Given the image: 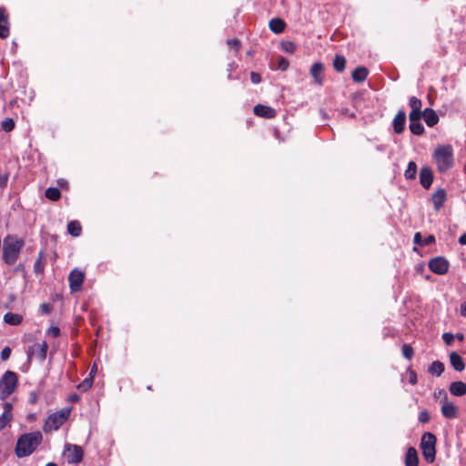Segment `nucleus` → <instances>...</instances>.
Returning <instances> with one entry per match:
<instances>
[{
  "label": "nucleus",
  "mask_w": 466,
  "mask_h": 466,
  "mask_svg": "<svg viewBox=\"0 0 466 466\" xmlns=\"http://www.w3.org/2000/svg\"><path fill=\"white\" fill-rule=\"evenodd\" d=\"M42 441L43 435L38 431L22 434L16 441L15 455L18 458L31 455L41 444Z\"/></svg>",
  "instance_id": "obj_1"
},
{
  "label": "nucleus",
  "mask_w": 466,
  "mask_h": 466,
  "mask_svg": "<svg viewBox=\"0 0 466 466\" xmlns=\"http://www.w3.org/2000/svg\"><path fill=\"white\" fill-rule=\"evenodd\" d=\"M24 247V240L14 236H7L4 239L3 258L5 263L13 265L17 260Z\"/></svg>",
  "instance_id": "obj_2"
},
{
  "label": "nucleus",
  "mask_w": 466,
  "mask_h": 466,
  "mask_svg": "<svg viewBox=\"0 0 466 466\" xmlns=\"http://www.w3.org/2000/svg\"><path fill=\"white\" fill-rule=\"evenodd\" d=\"M437 168L441 173L449 170L453 165V150L449 145L439 146L433 153Z\"/></svg>",
  "instance_id": "obj_3"
},
{
  "label": "nucleus",
  "mask_w": 466,
  "mask_h": 466,
  "mask_svg": "<svg viewBox=\"0 0 466 466\" xmlns=\"http://www.w3.org/2000/svg\"><path fill=\"white\" fill-rule=\"evenodd\" d=\"M17 375L10 370L4 373L0 380V400L7 399L15 390Z\"/></svg>",
  "instance_id": "obj_4"
},
{
  "label": "nucleus",
  "mask_w": 466,
  "mask_h": 466,
  "mask_svg": "<svg viewBox=\"0 0 466 466\" xmlns=\"http://www.w3.org/2000/svg\"><path fill=\"white\" fill-rule=\"evenodd\" d=\"M436 437L431 432H425L420 441V449L426 461L432 463L436 456Z\"/></svg>",
  "instance_id": "obj_5"
},
{
  "label": "nucleus",
  "mask_w": 466,
  "mask_h": 466,
  "mask_svg": "<svg viewBox=\"0 0 466 466\" xmlns=\"http://www.w3.org/2000/svg\"><path fill=\"white\" fill-rule=\"evenodd\" d=\"M70 410H62L51 414L44 424V431L51 432L58 430L68 419Z\"/></svg>",
  "instance_id": "obj_6"
},
{
  "label": "nucleus",
  "mask_w": 466,
  "mask_h": 466,
  "mask_svg": "<svg viewBox=\"0 0 466 466\" xmlns=\"http://www.w3.org/2000/svg\"><path fill=\"white\" fill-rule=\"evenodd\" d=\"M430 269L438 275H443L448 271L449 262L442 257H437L430 260Z\"/></svg>",
  "instance_id": "obj_7"
},
{
  "label": "nucleus",
  "mask_w": 466,
  "mask_h": 466,
  "mask_svg": "<svg viewBox=\"0 0 466 466\" xmlns=\"http://www.w3.org/2000/svg\"><path fill=\"white\" fill-rule=\"evenodd\" d=\"M66 460L69 463H78L83 459V450L78 445H66Z\"/></svg>",
  "instance_id": "obj_8"
},
{
  "label": "nucleus",
  "mask_w": 466,
  "mask_h": 466,
  "mask_svg": "<svg viewBox=\"0 0 466 466\" xmlns=\"http://www.w3.org/2000/svg\"><path fill=\"white\" fill-rule=\"evenodd\" d=\"M68 280L71 291H78L80 290L84 281V274L78 269H74L71 271Z\"/></svg>",
  "instance_id": "obj_9"
},
{
  "label": "nucleus",
  "mask_w": 466,
  "mask_h": 466,
  "mask_svg": "<svg viewBox=\"0 0 466 466\" xmlns=\"http://www.w3.org/2000/svg\"><path fill=\"white\" fill-rule=\"evenodd\" d=\"M47 349L48 345L46 341L34 345L28 350V358H31L32 355H35L40 361H44L46 358Z\"/></svg>",
  "instance_id": "obj_10"
},
{
  "label": "nucleus",
  "mask_w": 466,
  "mask_h": 466,
  "mask_svg": "<svg viewBox=\"0 0 466 466\" xmlns=\"http://www.w3.org/2000/svg\"><path fill=\"white\" fill-rule=\"evenodd\" d=\"M441 402V414L443 417L446 419H454L458 416V408L454 403L448 400H442Z\"/></svg>",
  "instance_id": "obj_11"
},
{
  "label": "nucleus",
  "mask_w": 466,
  "mask_h": 466,
  "mask_svg": "<svg viewBox=\"0 0 466 466\" xmlns=\"http://www.w3.org/2000/svg\"><path fill=\"white\" fill-rule=\"evenodd\" d=\"M9 35L8 15L5 8L0 7V38H6Z\"/></svg>",
  "instance_id": "obj_12"
},
{
  "label": "nucleus",
  "mask_w": 466,
  "mask_h": 466,
  "mask_svg": "<svg viewBox=\"0 0 466 466\" xmlns=\"http://www.w3.org/2000/svg\"><path fill=\"white\" fill-rule=\"evenodd\" d=\"M13 406L9 402L4 404V411L0 415V431L5 429L13 419Z\"/></svg>",
  "instance_id": "obj_13"
},
{
  "label": "nucleus",
  "mask_w": 466,
  "mask_h": 466,
  "mask_svg": "<svg viewBox=\"0 0 466 466\" xmlns=\"http://www.w3.org/2000/svg\"><path fill=\"white\" fill-rule=\"evenodd\" d=\"M433 180L432 170L429 167H421L420 171V182L424 188H429Z\"/></svg>",
  "instance_id": "obj_14"
},
{
  "label": "nucleus",
  "mask_w": 466,
  "mask_h": 466,
  "mask_svg": "<svg viewBox=\"0 0 466 466\" xmlns=\"http://www.w3.org/2000/svg\"><path fill=\"white\" fill-rule=\"evenodd\" d=\"M310 75L314 82L321 86L323 84V65L319 62L314 63L310 69Z\"/></svg>",
  "instance_id": "obj_15"
},
{
  "label": "nucleus",
  "mask_w": 466,
  "mask_h": 466,
  "mask_svg": "<svg viewBox=\"0 0 466 466\" xmlns=\"http://www.w3.org/2000/svg\"><path fill=\"white\" fill-rule=\"evenodd\" d=\"M406 115L405 112L400 110L393 119L394 131L397 134H400L405 128Z\"/></svg>",
  "instance_id": "obj_16"
},
{
  "label": "nucleus",
  "mask_w": 466,
  "mask_h": 466,
  "mask_svg": "<svg viewBox=\"0 0 466 466\" xmlns=\"http://www.w3.org/2000/svg\"><path fill=\"white\" fill-rule=\"evenodd\" d=\"M254 113L255 115L258 116H262L265 118H272L276 115L275 109H273L270 106H263V105H257L254 107Z\"/></svg>",
  "instance_id": "obj_17"
},
{
  "label": "nucleus",
  "mask_w": 466,
  "mask_h": 466,
  "mask_svg": "<svg viewBox=\"0 0 466 466\" xmlns=\"http://www.w3.org/2000/svg\"><path fill=\"white\" fill-rule=\"evenodd\" d=\"M432 203L434 206L435 210H440L445 200H446V191L442 188L438 189L433 195H432Z\"/></svg>",
  "instance_id": "obj_18"
},
{
  "label": "nucleus",
  "mask_w": 466,
  "mask_h": 466,
  "mask_svg": "<svg viewBox=\"0 0 466 466\" xmlns=\"http://www.w3.org/2000/svg\"><path fill=\"white\" fill-rule=\"evenodd\" d=\"M450 361L456 371H462L465 368L462 358L456 351L451 352Z\"/></svg>",
  "instance_id": "obj_19"
},
{
  "label": "nucleus",
  "mask_w": 466,
  "mask_h": 466,
  "mask_svg": "<svg viewBox=\"0 0 466 466\" xmlns=\"http://www.w3.org/2000/svg\"><path fill=\"white\" fill-rule=\"evenodd\" d=\"M422 116L429 127L435 126L439 121V116L436 112L431 108H426L422 112Z\"/></svg>",
  "instance_id": "obj_20"
},
{
  "label": "nucleus",
  "mask_w": 466,
  "mask_h": 466,
  "mask_svg": "<svg viewBox=\"0 0 466 466\" xmlns=\"http://www.w3.org/2000/svg\"><path fill=\"white\" fill-rule=\"evenodd\" d=\"M419 459L417 451L413 447H410L405 456V466H418Z\"/></svg>",
  "instance_id": "obj_21"
},
{
  "label": "nucleus",
  "mask_w": 466,
  "mask_h": 466,
  "mask_svg": "<svg viewBox=\"0 0 466 466\" xmlns=\"http://www.w3.org/2000/svg\"><path fill=\"white\" fill-rule=\"evenodd\" d=\"M450 391L454 396H463L466 394V384L462 381H454L450 385Z\"/></svg>",
  "instance_id": "obj_22"
},
{
  "label": "nucleus",
  "mask_w": 466,
  "mask_h": 466,
  "mask_svg": "<svg viewBox=\"0 0 466 466\" xmlns=\"http://www.w3.org/2000/svg\"><path fill=\"white\" fill-rule=\"evenodd\" d=\"M369 74V71L364 66H359L352 72V79L357 83L365 81Z\"/></svg>",
  "instance_id": "obj_23"
},
{
  "label": "nucleus",
  "mask_w": 466,
  "mask_h": 466,
  "mask_svg": "<svg viewBox=\"0 0 466 466\" xmlns=\"http://www.w3.org/2000/svg\"><path fill=\"white\" fill-rule=\"evenodd\" d=\"M23 320V317L16 313L8 312L5 314L4 316V321L6 324L12 325V326H17L21 324Z\"/></svg>",
  "instance_id": "obj_24"
},
{
  "label": "nucleus",
  "mask_w": 466,
  "mask_h": 466,
  "mask_svg": "<svg viewBox=\"0 0 466 466\" xmlns=\"http://www.w3.org/2000/svg\"><path fill=\"white\" fill-rule=\"evenodd\" d=\"M269 28L276 34L282 33L285 29V23L280 18H273L269 21Z\"/></svg>",
  "instance_id": "obj_25"
},
{
  "label": "nucleus",
  "mask_w": 466,
  "mask_h": 466,
  "mask_svg": "<svg viewBox=\"0 0 466 466\" xmlns=\"http://www.w3.org/2000/svg\"><path fill=\"white\" fill-rule=\"evenodd\" d=\"M428 371L429 373H431V375H435L437 377L441 376V373L444 371V365L442 362L439 361V360H436V361H433L429 369H428Z\"/></svg>",
  "instance_id": "obj_26"
},
{
  "label": "nucleus",
  "mask_w": 466,
  "mask_h": 466,
  "mask_svg": "<svg viewBox=\"0 0 466 466\" xmlns=\"http://www.w3.org/2000/svg\"><path fill=\"white\" fill-rule=\"evenodd\" d=\"M81 230H82L81 225L79 224V222H77L76 220L70 221L67 225V231L73 237L80 236Z\"/></svg>",
  "instance_id": "obj_27"
},
{
  "label": "nucleus",
  "mask_w": 466,
  "mask_h": 466,
  "mask_svg": "<svg viewBox=\"0 0 466 466\" xmlns=\"http://www.w3.org/2000/svg\"><path fill=\"white\" fill-rule=\"evenodd\" d=\"M333 66L338 72L344 71L346 67V58L343 56H336L333 60Z\"/></svg>",
  "instance_id": "obj_28"
},
{
  "label": "nucleus",
  "mask_w": 466,
  "mask_h": 466,
  "mask_svg": "<svg viewBox=\"0 0 466 466\" xmlns=\"http://www.w3.org/2000/svg\"><path fill=\"white\" fill-rule=\"evenodd\" d=\"M417 174V165L414 161H410L405 170L404 176L407 179L415 178Z\"/></svg>",
  "instance_id": "obj_29"
},
{
  "label": "nucleus",
  "mask_w": 466,
  "mask_h": 466,
  "mask_svg": "<svg viewBox=\"0 0 466 466\" xmlns=\"http://www.w3.org/2000/svg\"><path fill=\"white\" fill-rule=\"evenodd\" d=\"M410 130L412 134L420 136L424 132V127L420 121L410 122Z\"/></svg>",
  "instance_id": "obj_30"
},
{
  "label": "nucleus",
  "mask_w": 466,
  "mask_h": 466,
  "mask_svg": "<svg viewBox=\"0 0 466 466\" xmlns=\"http://www.w3.org/2000/svg\"><path fill=\"white\" fill-rule=\"evenodd\" d=\"M46 197L50 200L56 201L60 198L61 193L56 187H48L46 190Z\"/></svg>",
  "instance_id": "obj_31"
},
{
  "label": "nucleus",
  "mask_w": 466,
  "mask_h": 466,
  "mask_svg": "<svg viewBox=\"0 0 466 466\" xmlns=\"http://www.w3.org/2000/svg\"><path fill=\"white\" fill-rule=\"evenodd\" d=\"M92 384H93V378L88 377V378H86L81 383H79L77 388H78V390H80L82 391H86L92 387Z\"/></svg>",
  "instance_id": "obj_32"
},
{
  "label": "nucleus",
  "mask_w": 466,
  "mask_h": 466,
  "mask_svg": "<svg viewBox=\"0 0 466 466\" xmlns=\"http://www.w3.org/2000/svg\"><path fill=\"white\" fill-rule=\"evenodd\" d=\"M402 354L407 360H410L414 354L413 348L409 344H404L402 346Z\"/></svg>",
  "instance_id": "obj_33"
},
{
  "label": "nucleus",
  "mask_w": 466,
  "mask_h": 466,
  "mask_svg": "<svg viewBox=\"0 0 466 466\" xmlns=\"http://www.w3.org/2000/svg\"><path fill=\"white\" fill-rule=\"evenodd\" d=\"M410 106L411 107V111H421V101L419 98L412 96L410 99Z\"/></svg>",
  "instance_id": "obj_34"
},
{
  "label": "nucleus",
  "mask_w": 466,
  "mask_h": 466,
  "mask_svg": "<svg viewBox=\"0 0 466 466\" xmlns=\"http://www.w3.org/2000/svg\"><path fill=\"white\" fill-rule=\"evenodd\" d=\"M15 127V121L12 118H6L2 122V128L5 132H10Z\"/></svg>",
  "instance_id": "obj_35"
},
{
  "label": "nucleus",
  "mask_w": 466,
  "mask_h": 466,
  "mask_svg": "<svg viewBox=\"0 0 466 466\" xmlns=\"http://www.w3.org/2000/svg\"><path fill=\"white\" fill-rule=\"evenodd\" d=\"M289 66V63L288 61V59H286L285 57H279L278 59V65H277V67L278 69L281 70V71H286L288 69Z\"/></svg>",
  "instance_id": "obj_36"
},
{
  "label": "nucleus",
  "mask_w": 466,
  "mask_h": 466,
  "mask_svg": "<svg viewBox=\"0 0 466 466\" xmlns=\"http://www.w3.org/2000/svg\"><path fill=\"white\" fill-rule=\"evenodd\" d=\"M282 48L284 51H286L287 53H294L296 51V45L292 42H284L282 44Z\"/></svg>",
  "instance_id": "obj_37"
},
{
  "label": "nucleus",
  "mask_w": 466,
  "mask_h": 466,
  "mask_svg": "<svg viewBox=\"0 0 466 466\" xmlns=\"http://www.w3.org/2000/svg\"><path fill=\"white\" fill-rule=\"evenodd\" d=\"M421 116H422L421 111H410V116H409L410 122L420 121Z\"/></svg>",
  "instance_id": "obj_38"
},
{
  "label": "nucleus",
  "mask_w": 466,
  "mask_h": 466,
  "mask_svg": "<svg viewBox=\"0 0 466 466\" xmlns=\"http://www.w3.org/2000/svg\"><path fill=\"white\" fill-rule=\"evenodd\" d=\"M34 269L35 273H40L44 270V265L42 262V256L40 255L39 258L35 260L34 264Z\"/></svg>",
  "instance_id": "obj_39"
},
{
  "label": "nucleus",
  "mask_w": 466,
  "mask_h": 466,
  "mask_svg": "<svg viewBox=\"0 0 466 466\" xmlns=\"http://www.w3.org/2000/svg\"><path fill=\"white\" fill-rule=\"evenodd\" d=\"M442 339L447 345H451L454 339V335L451 333H443L442 334Z\"/></svg>",
  "instance_id": "obj_40"
},
{
  "label": "nucleus",
  "mask_w": 466,
  "mask_h": 466,
  "mask_svg": "<svg viewBox=\"0 0 466 466\" xmlns=\"http://www.w3.org/2000/svg\"><path fill=\"white\" fill-rule=\"evenodd\" d=\"M409 381L410 384L415 385L417 383V374L412 370H408Z\"/></svg>",
  "instance_id": "obj_41"
},
{
  "label": "nucleus",
  "mask_w": 466,
  "mask_h": 466,
  "mask_svg": "<svg viewBox=\"0 0 466 466\" xmlns=\"http://www.w3.org/2000/svg\"><path fill=\"white\" fill-rule=\"evenodd\" d=\"M11 354V349L9 347H5L1 351V359L2 360H6Z\"/></svg>",
  "instance_id": "obj_42"
},
{
  "label": "nucleus",
  "mask_w": 466,
  "mask_h": 466,
  "mask_svg": "<svg viewBox=\"0 0 466 466\" xmlns=\"http://www.w3.org/2000/svg\"><path fill=\"white\" fill-rule=\"evenodd\" d=\"M430 420V415L426 410L420 412L419 420L422 423L428 422Z\"/></svg>",
  "instance_id": "obj_43"
},
{
  "label": "nucleus",
  "mask_w": 466,
  "mask_h": 466,
  "mask_svg": "<svg viewBox=\"0 0 466 466\" xmlns=\"http://www.w3.org/2000/svg\"><path fill=\"white\" fill-rule=\"evenodd\" d=\"M250 80L253 84H258L261 81V77H260L259 74H258L256 72H251L250 73Z\"/></svg>",
  "instance_id": "obj_44"
},
{
  "label": "nucleus",
  "mask_w": 466,
  "mask_h": 466,
  "mask_svg": "<svg viewBox=\"0 0 466 466\" xmlns=\"http://www.w3.org/2000/svg\"><path fill=\"white\" fill-rule=\"evenodd\" d=\"M48 334L51 335L52 337H57L60 333V329L57 328V327H51L48 330H47Z\"/></svg>",
  "instance_id": "obj_45"
},
{
  "label": "nucleus",
  "mask_w": 466,
  "mask_h": 466,
  "mask_svg": "<svg viewBox=\"0 0 466 466\" xmlns=\"http://www.w3.org/2000/svg\"><path fill=\"white\" fill-rule=\"evenodd\" d=\"M228 46H230L231 47H233L235 49H238V47L240 46V43H239V41L238 39L228 40Z\"/></svg>",
  "instance_id": "obj_46"
},
{
  "label": "nucleus",
  "mask_w": 466,
  "mask_h": 466,
  "mask_svg": "<svg viewBox=\"0 0 466 466\" xmlns=\"http://www.w3.org/2000/svg\"><path fill=\"white\" fill-rule=\"evenodd\" d=\"M7 180H8V176L7 175H0V187H4L6 186L7 184Z\"/></svg>",
  "instance_id": "obj_47"
},
{
  "label": "nucleus",
  "mask_w": 466,
  "mask_h": 466,
  "mask_svg": "<svg viewBox=\"0 0 466 466\" xmlns=\"http://www.w3.org/2000/svg\"><path fill=\"white\" fill-rule=\"evenodd\" d=\"M434 241H435V238H434L432 235H430V236H428V237L423 240V246L431 245V244H432Z\"/></svg>",
  "instance_id": "obj_48"
},
{
  "label": "nucleus",
  "mask_w": 466,
  "mask_h": 466,
  "mask_svg": "<svg viewBox=\"0 0 466 466\" xmlns=\"http://www.w3.org/2000/svg\"><path fill=\"white\" fill-rule=\"evenodd\" d=\"M414 243L415 244H418V245H423V241L421 239V235L420 232H417L415 235H414Z\"/></svg>",
  "instance_id": "obj_49"
},
{
  "label": "nucleus",
  "mask_w": 466,
  "mask_h": 466,
  "mask_svg": "<svg viewBox=\"0 0 466 466\" xmlns=\"http://www.w3.org/2000/svg\"><path fill=\"white\" fill-rule=\"evenodd\" d=\"M434 395L436 398L443 396L442 400H448L447 393L444 390H440L438 392H435Z\"/></svg>",
  "instance_id": "obj_50"
},
{
  "label": "nucleus",
  "mask_w": 466,
  "mask_h": 466,
  "mask_svg": "<svg viewBox=\"0 0 466 466\" xmlns=\"http://www.w3.org/2000/svg\"><path fill=\"white\" fill-rule=\"evenodd\" d=\"M460 312L461 316L466 317V301L461 303Z\"/></svg>",
  "instance_id": "obj_51"
},
{
  "label": "nucleus",
  "mask_w": 466,
  "mask_h": 466,
  "mask_svg": "<svg viewBox=\"0 0 466 466\" xmlns=\"http://www.w3.org/2000/svg\"><path fill=\"white\" fill-rule=\"evenodd\" d=\"M459 243L461 245H466V232L459 238Z\"/></svg>",
  "instance_id": "obj_52"
},
{
  "label": "nucleus",
  "mask_w": 466,
  "mask_h": 466,
  "mask_svg": "<svg viewBox=\"0 0 466 466\" xmlns=\"http://www.w3.org/2000/svg\"><path fill=\"white\" fill-rule=\"evenodd\" d=\"M69 400H70V401L76 402V401H77L79 400V397L76 394H72L69 397Z\"/></svg>",
  "instance_id": "obj_53"
},
{
  "label": "nucleus",
  "mask_w": 466,
  "mask_h": 466,
  "mask_svg": "<svg viewBox=\"0 0 466 466\" xmlns=\"http://www.w3.org/2000/svg\"><path fill=\"white\" fill-rule=\"evenodd\" d=\"M96 372V366L94 365L90 370V374H89V377H92L94 378V374Z\"/></svg>",
  "instance_id": "obj_54"
},
{
  "label": "nucleus",
  "mask_w": 466,
  "mask_h": 466,
  "mask_svg": "<svg viewBox=\"0 0 466 466\" xmlns=\"http://www.w3.org/2000/svg\"><path fill=\"white\" fill-rule=\"evenodd\" d=\"M454 338H456V339H458L459 340H461H461H463L464 336H463V334H461V333H457V334L454 336Z\"/></svg>",
  "instance_id": "obj_55"
},
{
  "label": "nucleus",
  "mask_w": 466,
  "mask_h": 466,
  "mask_svg": "<svg viewBox=\"0 0 466 466\" xmlns=\"http://www.w3.org/2000/svg\"><path fill=\"white\" fill-rule=\"evenodd\" d=\"M41 308H42L43 311H45V312H46V313L48 312V306H47V305L43 304V305L41 306Z\"/></svg>",
  "instance_id": "obj_56"
},
{
  "label": "nucleus",
  "mask_w": 466,
  "mask_h": 466,
  "mask_svg": "<svg viewBox=\"0 0 466 466\" xmlns=\"http://www.w3.org/2000/svg\"><path fill=\"white\" fill-rule=\"evenodd\" d=\"M46 466H57V465L54 462H48Z\"/></svg>",
  "instance_id": "obj_57"
}]
</instances>
